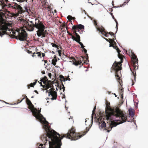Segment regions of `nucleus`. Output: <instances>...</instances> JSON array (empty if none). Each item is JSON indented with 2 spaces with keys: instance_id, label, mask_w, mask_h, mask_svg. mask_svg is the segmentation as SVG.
I'll return each instance as SVG.
<instances>
[{
  "instance_id": "nucleus-29",
  "label": "nucleus",
  "mask_w": 148,
  "mask_h": 148,
  "mask_svg": "<svg viewBox=\"0 0 148 148\" xmlns=\"http://www.w3.org/2000/svg\"><path fill=\"white\" fill-rule=\"evenodd\" d=\"M129 112L130 116L132 117L134 114V112L132 108H130L129 109Z\"/></svg>"
},
{
  "instance_id": "nucleus-55",
  "label": "nucleus",
  "mask_w": 148,
  "mask_h": 148,
  "mask_svg": "<svg viewBox=\"0 0 148 148\" xmlns=\"http://www.w3.org/2000/svg\"><path fill=\"white\" fill-rule=\"evenodd\" d=\"M34 92L38 94V92L36 90H35Z\"/></svg>"
},
{
  "instance_id": "nucleus-3",
  "label": "nucleus",
  "mask_w": 148,
  "mask_h": 148,
  "mask_svg": "<svg viewBox=\"0 0 148 148\" xmlns=\"http://www.w3.org/2000/svg\"><path fill=\"white\" fill-rule=\"evenodd\" d=\"M106 114L107 119L111 120L112 116H115L116 117L119 116L124 122L125 121V116H124L123 112L119 108L117 107L114 109H112L110 107V103L107 101L106 102Z\"/></svg>"
},
{
  "instance_id": "nucleus-54",
  "label": "nucleus",
  "mask_w": 148,
  "mask_h": 148,
  "mask_svg": "<svg viewBox=\"0 0 148 148\" xmlns=\"http://www.w3.org/2000/svg\"><path fill=\"white\" fill-rule=\"evenodd\" d=\"M25 9L26 10V11L27 12H28V9L27 8V7L25 8Z\"/></svg>"
},
{
  "instance_id": "nucleus-64",
  "label": "nucleus",
  "mask_w": 148,
  "mask_h": 148,
  "mask_svg": "<svg viewBox=\"0 0 148 148\" xmlns=\"http://www.w3.org/2000/svg\"><path fill=\"white\" fill-rule=\"evenodd\" d=\"M96 109V106H95L94 108V109L93 110H95V109Z\"/></svg>"
},
{
  "instance_id": "nucleus-27",
  "label": "nucleus",
  "mask_w": 148,
  "mask_h": 148,
  "mask_svg": "<svg viewBox=\"0 0 148 148\" xmlns=\"http://www.w3.org/2000/svg\"><path fill=\"white\" fill-rule=\"evenodd\" d=\"M123 115H124V116H125V122L126 121H128L127 120V117H126V116L123 113ZM115 117L116 118H119V120H120V119L121 120V121H120V123H122L123 122H124L122 119H121V118H120L119 116V117H116V116H113V119H114V117Z\"/></svg>"
},
{
  "instance_id": "nucleus-2",
  "label": "nucleus",
  "mask_w": 148,
  "mask_h": 148,
  "mask_svg": "<svg viewBox=\"0 0 148 148\" xmlns=\"http://www.w3.org/2000/svg\"><path fill=\"white\" fill-rule=\"evenodd\" d=\"M36 22L35 24H29L28 22L26 21L24 24V27L29 31H33L34 27L38 29L37 34L39 37L42 36V37H45L47 35L48 32L46 30H45L46 27L43 24L42 21H40L39 20L35 19Z\"/></svg>"
},
{
  "instance_id": "nucleus-45",
  "label": "nucleus",
  "mask_w": 148,
  "mask_h": 148,
  "mask_svg": "<svg viewBox=\"0 0 148 148\" xmlns=\"http://www.w3.org/2000/svg\"><path fill=\"white\" fill-rule=\"evenodd\" d=\"M43 145L42 144H40L39 146H40V147H39L38 148H42V146H43Z\"/></svg>"
},
{
  "instance_id": "nucleus-50",
  "label": "nucleus",
  "mask_w": 148,
  "mask_h": 148,
  "mask_svg": "<svg viewBox=\"0 0 148 148\" xmlns=\"http://www.w3.org/2000/svg\"><path fill=\"white\" fill-rule=\"evenodd\" d=\"M114 1H112V5H113V6H114V8H116V6H114Z\"/></svg>"
},
{
  "instance_id": "nucleus-40",
  "label": "nucleus",
  "mask_w": 148,
  "mask_h": 148,
  "mask_svg": "<svg viewBox=\"0 0 148 148\" xmlns=\"http://www.w3.org/2000/svg\"><path fill=\"white\" fill-rule=\"evenodd\" d=\"M58 52L59 54V55L60 56L61 54V51L59 50L58 51Z\"/></svg>"
},
{
  "instance_id": "nucleus-46",
  "label": "nucleus",
  "mask_w": 148,
  "mask_h": 148,
  "mask_svg": "<svg viewBox=\"0 0 148 148\" xmlns=\"http://www.w3.org/2000/svg\"><path fill=\"white\" fill-rule=\"evenodd\" d=\"M24 99V98H23L22 99H21L20 101V100L18 99V103H20Z\"/></svg>"
},
{
  "instance_id": "nucleus-23",
  "label": "nucleus",
  "mask_w": 148,
  "mask_h": 148,
  "mask_svg": "<svg viewBox=\"0 0 148 148\" xmlns=\"http://www.w3.org/2000/svg\"><path fill=\"white\" fill-rule=\"evenodd\" d=\"M106 40L108 41V40H110V41H109V42L110 43V44H111L112 45V47L114 46V45H115L116 44V42L114 41V39H115V38H113V39H111L110 38H109L108 39L106 38Z\"/></svg>"
},
{
  "instance_id": "nucleus-41",
  "label": "nucleus",
  "mask_w": 148,
  "mask_h": 148,
  "mask_svg": "<svg viewBox=\"0 0 148 148\" xmlns=\"http://www.w3.org/2000/svg\"><path fill=\"white\" fill-rule=\"evenodd\" d=\"M126 4V2H124L123 3V4H122V5H121V6L120 7H121V6H123V5H125ZM119 7L120 6H117V7Z\"/></svg>"
},
{
  "instance_id": "nucleus-28",
  "label": "nucleus",
  "mask_w": 148,
  "mask_h": 148,
  "mask_svg": "<svg viewBox=\"0 0 148 148\" xmlns=\"http://www.w3.org/2000/svg\"><path fill=\"white\" fill-rule=\"evenodd\" d=\"M48 79L46 76H45L44 77L42 78L40 80V81L42 82L44 84H45L47 81Z\"/></svg>"
},
{
  "instance_id": "nucleus-24",
  "label": "nucleus",
  "mask_w": 148,
  "mask_h": 148,
  "mask_svg": "<svg viewBox=\"0 0 148 148\" xmlns=\"http://www.w3.org/2000/svg\"><path fill=\"white\" fill-rule=\"evenodd\" d=\"M45 89L47 90L49 88H51L53 86L52 84L49 83H45Z\"/></svg>"
},
{
  "instance_id": "nucleus-16",
  "label": "nucleus",
  "mask_w": 148,
  "mask_h": 148,
  "mask_svg": "<svg viewBox=\"0 0 148 148\" xmlns=\"http://www.w3.org/2000/svg\"><path fill=\"white\" fill-rule=\"evenodd\" d=\"M97 29L101 32L102 34L105 33L104 35L105 36L108 37V35L109 34V32L105 31V29L102 26H101V27H97Z\"/></svg>"
},
{
  "instance_id": "nucleus-44",
  "label": "nucleus",
  "mask_w": 148,
  "mask_h": 148,
  "mask_svg": "<svg viewBox=\"0 0 148 148\" xmlns=\"http://www.w3.org/2000/svg\"><path fill=\"white\" fill-rule=\"evenodd\" d=\"M67 32L68 33V34L70 36H72V34L70 32H69L68 31H67Z\"/></svg>"
},
{
  "instance_id": "nucleus-4",
  "label": "nucleus",
  "mask_w": 148,
  "mask_h": 148,
  "mask_svg": "<svg viewBox=\"0 0 148 148\" xmlns=\"http://www.w3.org/2000/svg\"><path fill=\"white\" fill-rule=\"evenodd\" d=\"M132 58L133 62V66L134 71H132L131 69L130 68V70L132 71V74L134 77V80L136 81V74L135 71L138 69V60L137 56H136L134 53L132 52Z\"/></svg>"
},
{
  "instance_id": "nucleus-42",
  "label": "nucleus",
  "mask_w": 148,
  "mask_h": 148,
  "mask_svg": "<svg viewBox=\"0 0 148 148\" xmlns=\"http://www.w3.org/2000/svg\"><path fill=\"white\" fill-rule=\"evenodd\" d=\"M48 76L50 78H51V74L50 73H48Z\"/></svg>"
},
{
  "instance_id": "nucleus-20",
  "label": "nucleus",
  "mask_w": 148,
  "mask_h": 148,
  "mask_svg": "<svg viewBox=\"0 0 148 148\" xmlns=\"http://www.w3.org/2000/svg\"><path fill=\"white\" fill-rule=\"evenodd\" d=\"M78 43L81 45V48L83 49V50L84 51V53L86 54V55L87 56V58H86V59H87L88 57V54L86 53L87 51V50L84 48V47L85 46H84V45H83L82 43L80 41L78 42Z\"/></svg>"
},
{
  "instance_id": "nucleus-62",
  "label": "nucleus",
  "mask_w": 148,
  "mask_h": 148,
  "mask_svg": "<svg viewBox=\"0 0 148 148\" xmlns=\"http://www.w3.org/2000/svg\"><path fill=\"white\" fill-rule=\"evenodd\" d=\"M95 110H93L92 111V113H94V111H95Z\"/></svg>"
},
{
  "instance_id": "nucleus-11",
  "label": "nucleus",
  "mask_w": 148,
  "mask_h": 148,
  "mask_svg": "<svg viewBox=\"0 0 148 148\" xmlns=\"http://www.w3.org/2000/svg\"><path fill=\"white\" fill-rule=\"evenodd\" d=\"M55 89L52 87L50 88L49 90L50 91H48V90H47L46 92H48L49 93V97L51 95V99L52 100H56L57 99V92L56 91H54Z\"/></svg>"
},
{
  "instance_id": "nucleus-53",
  "label": "nucleus",
  "mask_w": 148,
  "mask_h": 148,
  "mask_svg": "<svg viewBox=\"0 0 148 148\" xmlns=\"http://www.w3.org/2000/svg\"><path fill=\"white\" fill-rule=\"evenodd\" d=\"M49 83L52 84L50 80L48 81H47V82H46V83Z\"/></svg>"
},
{
  "instance_id": "nucleus-36",
  "label": "nucleus",
  "mask_w": 148,
  "mask_h": 148,
  "mask_svg": "<svg viewBox=\"0 0 148 148\" xmlns=\"http://www.w3.org/2000/svg\"><path fill=\"white\" fill-rule=\"evenodd\" d=\"M51 45H52V46L53 47H57V45H56V44L53 43H51Z\"/></svg>"
},
{
  "instance_id": "nucleus-26",
  "label": "nucleus",
  "mask_w": 148,
  "mask_h": 148,
  "mask_svg": "<svg viewBox=\"0 0 148 148\" xmlns=\"http://www.w3.org/2000/svg\"><path fill=\"white\" fill-rule=\"evenodd\" d=\"M36 54H37V56L41 58V52H37L36 53H34L32 55V57H34L36 56Z\"/></svg>"
},
{
  "instance_id": "nucleus-17",
  "label": "nucleus",
  "mask_w": 148,
  "mask_h": 148,
  "mask_svg": "<svg viewBox=\"0 0 148 148\" xmlns=\"http://www.w3.org/2000/svg\"><path fill=\"white\" fill-rule=\"evenodd\" d=\"M26 103L28 106V108L31 110H32L34 108V106L26 96Z\"/></svg>"
},
{
  "instance_id": "nucleus-35",
  "label": "nucleus",
  "mask_w": 148,
  "mask_h": 148,
  "mask_svg": "<svg viewBox=\"0 0 148 148\" xmlns=\"http://www.w3.org/2000/svg\"><path fill=\"white\" fill-rule=\"evenodd\" d=\"M62 86V89H63V91H64L65 89V87L64 86V85L62 83V85L60 86V87H61Z\"/></svg>"
},
{
  "instance_id": "nucleus-8",
  "label": "nucleus",
  "mask_w": 148,
  "mask_h": 148,
  "mask_svg": "<svg viewBox=\"0 0 148 148\" xmlns=\"http://www.w3.org/2000/svg\"><path fill=\"white\" fill-rule=\"evenodd\" d=\"M85 58V57L84 56H81L78 58V60H77L74 57H69L71 61L70 62H73V64L76 66H77L79 65H83V63H85V61L84 60Z\"/></svg>"
},
{
  "instance_id": "nucleus-49",
  "label": "nucleus",
  "mask_w": 148,
  "mask_h": 148,
  "mask_svg": "<svg viewBox=\"0 0 148 148\" xmlns=\"http://www.w3.org/2000/svg\"><path fill=\"white\" fill-rule=\"evenodd\" d=\"M29 24H34L32 21H30V23H29Z\"/></svg>"
},
{
  "instance_id": "nucleus-14",
  "label": "nucleus",
  "mask_w": 148,
  "mask_h": 148,
  "mask_svg": "<svg viewBox=\"0 0 148 148\" xmlns=\"http://www.w3.org/2000/svg\"><path fill=\"white\" fill-rule=\"evenodd\" d=\"M12 2H10L8 0H0V4L1 5L3 8L5 6L8 7L9 4H11Z\"/></svg>"
},
{
  "instance_id": "nucleus-10",
  "label": "nucleus",
  "mask_w": 148,
  "mask_h": 148,
  "mask_svg": "<svg viewBox=\"0 0 148 148\" xmlns=\"http://www.w3.org/2000/svg\"><path fill=\"white\" fill-rule=\"evenodd\" d=\"M8 29L7 23L1 22L0 23V30L2 31L0 32V36H2L6 33V31Z\"/></svg>"
},
{
  "instance_id": "nucleus-37",
  "label": "nucleus",
  "mask_w": 148,
  "mask_h": 148,
  "mask_svg": "<svg viewBox=\"0 0 148 148\" xmlns=\"http://www.w3.org/2000/svg\"><path fill=\"white\" fill-rule=\"evenodd\" d=\"M73 30H74L75 31L74 32V33L75 34V33L76 32H79L80 30L79 29H73Z\"/></svg>"
},
{
  "instance_id": "nucleus-6",
  "label": "nucleus",
  "mask_w": 148,
  "mask_h": 148,
  "mask_svg": "<svg viewBox=\"0 0 148 148\" xmlns=\"http://www.w3.org/2000/svg\"><path fill=\"white\" fill-rule=\"evenodd\" d=\"M11 4H9L8 8H11L12 10H17L18 13L22 14L24 12L23 8L21 6V5H19L16 3L13 2Z\"/></svg>"
},
{
  "instance_id": "nucleus-48",
  "label": "nucleus",
  "mask_w": 148,
  "mask_h": 148,
  "mask_svg": "<svg viewBox=\"0 0 148 148\" xmlns=\"http://www.w3.org/2000/svg\"><path fill=\"white\" fill-rule=\"evenodd\" d=\"M39 83L40 84L41 86L43 87L44 88H45V86H44L42 84V83L41 82H40Z\"/></svg>"
},
{
  "instance_id": "nucleus-58",
  "label": "nucleus",
  "mask_w": 148,
  "mask_h": 148,
  "mask_svg": "<svg viewBox=\"0 0 148 148\" xmlns=\"http://www.w3.org/2000/svg\"><path fill=\"white\" fill-rule=\"evenodd\" d=\"M57 47H56V48L58 49H59V46L58 45H57Z\"/></svg>"
},
{
  "instance_id": "nucleus-56",
  "label": "nucleus",
  "mask_w": 148,
  "mask_h": 148,
  "mask_svg": "<svg viewBox=\"0 0 148 148\" xmlns=\"http://www.w3.org/2000/svg\"><path fill=\"white\" fill-rule=\"evenodd\" d=\"M121 92H123V88L121 89Z\"/></svg>"
},
{
  "instance_id": "nucleus-38",
  "label": "nucleus",
  "mask_w": 148,
  "mask_h": 148,
  "mask_svg": "<svg viewBox=\"0 0 148 148\" xmlns=\"http://www.w3.org/2000/svg\"><path fill=\"white\" fill-rule=\"evenodd\" d=\"M94 24L95 25H97V21L95 20H94Z\"/></svg>"
},
{
  "instance_id": "nucleus-7",
  "label": "nucleus",
  "mask_w": 148,
  "mask_h": 148,
  "mask_svg": "<svg viewBox=\"0 0 148 148\" xmlns=\"http://www.w3.org/2000/svg\"><path fill=\"white\" fill-rule=\"evenodd\" d=\"M113 116H112L111 120L110 119H107L106 116L105 117V119L106 118V119L108 121L105 127V130L107 131L108 132H109L111 130L112 128L113 127H116L118 124L116 122L112 121L113 120Z\"/></svg>"
},
{
  "instance_id": "nucleus-5",
  "label": "nucleus",
  "mask_w": 148,
  "mask_h": 148,
  "mask_svg": "<svg viewBox=\"0 0 148 148\" xmlns=\"http://www.w3.org/2000/svg\"><path fill=\"white\" fill-rule=\"evenodd\" d=\"M121 61L118 62L115 61L112 67V69L115 71V77L118 80H120L119 76L118 75V72L121 69Z\"/></svg>"
},
{
  "instance_id": "nucleus-39",
  "label": "nucleus",
  "mask_w": 148,
  "mask_h": 148,
  "mask_svg": "<svg viewBox=\"0 0 148 148\" xmlns=\"http://www.w3.org/2000/svg\"><path fill=\"white\" fill-rule=\"evenodd\" d=\"M27 52L29 54H31L32 53V51L29 50H27Z\"/></svg>"
},
{
  "instance_id": "nucleus-43",
  "label": "nucleus",
  "mask_w": 148,
  "mask_h": 148,
  "mask_svg": "<svg viewBox=\"0 0 148 148\" xmlns=\"http://www.w3.org/2000/svg\"><path fill=\"white\" fill-rule=\"evenodd\" d=\"M118 26V23L117 22H116V26L117 28V30Z\"/></svg>"
},
{
  "instance_id": "nucleus-21",
  "label": "nucleus",
  "mask_w": 148,
  "mask_h": 148,
  "mask_svg": "<svg viewBox=\"0 0 148 148\" xmlns=\"http://www.w3.org/2000/svg\"><path fill=\"white\" fill-rule=\"evenodd\" d=\"M70 21H68L66 23H62L61 26L63 28L66 27V30H67L68 29V25L71 23Z\"/></svg>"
},
{
  "instance_id": "nucleus-47",
  "label": "nucleus",
  "mask_w": 148,
  "mask_h": 148,
  "mask_svg": "<svg viewBox=\"0 0 148 148\" xmlns=\"http://www.w3.org/2000/svg\"><path fill=\"white\" fill-rule=\"evenodd\" d=\"M66 80H70V79L69 77H67L65 78Z\"/></svg>"
},
{
  "instance_id": "nucleus-12",
  "label": "nucleus",
  "mask_w": 148,
  "mask_h": 148,
  "mask_svg": "<svg viewBox=\"0 0 148 148\" xmlns=\"http://www.w3.org/2000/svg\"><path fill=\"white\" fill-rule=\"evenodd\" d=\"M31 111L32 112L33 115L35 116L36 119H41V118H42V117H43L42 115L40 113V111L38 110L36 108H34Z\"/></svg>"
},
{
  "instance_id": "nucleus-60",
  "label": "nucleus",
  "mask_w": 148,
  "mask_h": 148,
  "mask_svg": "<svg viewBox=\"0 0 148 148\" xmlns=\"http://www.w3.org/2000/svg\"><path fill=\"white\" fill-rule=\"evenodd\" d=\"M12 15L14 16L15 14H14V13H12Z\"/></svg>"
},
{
  "instance_id": "nucleus-34",
  "label": "nucleus",
  "mask_w": 148,
  "mask_h": 148,
  "mask_svg": "<svg viewBox=\"0 0 148 148\" xmlns=\"http://www.w3.org/2000/svg\"><path fill=\"white\" fill-rule=\"evenodd\" d=\"M109 34H110L111 36H113L114 37V38H115L116 39V38L115 36L114 35V34L112 32H109Z\"/></svg>"
},
{
  "instance_id": "nucleus-1",
  "label": "nucleus",
  "mask_w": 148,
  "mask_h": 148,
  "mask_svg": "<svg viewBox=\"0 0 148 148\" xmlns=\"http://www.w3.org/2000/svg\"><path fill=\"white\" fill-rule=\"evenodd\" d=\"M43 127L47 134L42 136L41 139L42 140H45L46 141L45 145H46L47 141H48L49 148H61V146L62 145L61 140L64 137L71 139V140H76L85 135L89 130V129L86 127V131L84 132L83 134L80 135L78 134H76L74 128L72 127L69 130L67 134H63L60 137V134L54 130H51L49 125H44Z\"/></svg>"
},
{
  "instance_id": "nucleus-22",
  "label": "nucleus",
  "mask_w": 148,
  "mask_h": 148,
  "mask_svg": "<svg viewBox=\"0 0 148 148\" xmlns=\"http://www.w3.org/2000/svg\"><path fill=\"white\" fill-rule=\"evenodd\" d=\"M38 120H40V122L44 124V125H48V122L46 121L45 119L43 117Z\"/></svg>"
},
{
  "instance_id": "nucleus-13",
  "label": "nucleus",
  "mask_w": 148,
  "mask_h": 148,
  "mask_svg": "<svg viewBox=\"0 0 148 148\" xmlns=\"http://www.w3.org/2000/svg\"><path fill=\"white\" fill-rule=\"evenodd\" d=\"M112 47L116 50L118 53V57L121 59V62H123V58L124 57V56L120 54V53L121 52V51L120 50L118 47L116 45Z\"/></svg>"
},
{
  "instance_id": "nucleus-25",
  "label": "nucleus",
  "mask_w": 148,
  "mask_h": 148,
  "mask_svg": "<svg viewBox=\"0 0 148 148\" xmlns=\"http://www.w3.org/2000/svg\"><path fill=\"white\" fill-rule=\"evenodd\" d=\"M20 30L19 29L15 31H13L12 33L13 34L14 38H15V36L18 35V34H19Z\"/></svg>"
},
{
  "instance_id": "nucleus-9",
  "label": "nucleus",
  "mask_w": 148,
  "mask_h": 148,
  "mask_svg": "<svg viewBox=\"0 0 148 148\" xmlns=\"http://www.w3.org/2000/svg\"><path fill=\"white\" fill-rule=\"evenodd\" d=\"M18 35L15 36V38L20 41H23L27 40V34L25 31L20 30Z\"/></svg>"
},
{
  "instance_id": "nucleus-57",
  "label": "nucleus",
  "mask_w": 148,
  "mask_h": 148,
  "mask_svg": "<svg viewBox=\"0 0 148 148\" xmlns=\"http://www.w3.org/2000/svg\"><path fill=\"white\" fill-rule=\"evenodd\" d=\"M42 73L43 74H45V71H42Z\"/></svg>"
},
{
  "instance_id": "nucleus-59",
  "label": "nucleus",
  "mask_w": 148,
  "mask_h": 148,
  "mask_svg": "<svg viewBox=\"0 0 148 148\" xmlns=\"http://www.w3.org/2000/svg\"><path fill=\"white\" fill-rule=\"evenodd\" d=\"M134 84V82H133V81H132V85H133Z\"/></svg>"
},
{
  "instance_id": "nucleus-52",
  "label": "nucleus",
  "mask_w": 148,
  "mask_h": 148,
  "mask_svg": "<svg viewBox=\"0 0 148 148\" xmlns=\"http://www.w3.org/2000/svg\"><path fill=\"white\" fill-rule=\"evenodd\" d=\"M42 61H43L45 62V63H46L47 62V60H43Z\"/></svg>"
},
{
  "instance_id": "nucleus-18",
  "label": "nucleus",
  "mask_w": 148,
  "mask_h": 148,
  "mask_svg": "<svg viewBox=\"0 0 148 148\" xmlns=\"http://www.w3.org/2000/svg\"><path fill=\"white\" fill-rule=\"evenodd\" d=\"M79 29L80 30H81L82 31L84 29V26L82 24H79L76 25H74L72 27L73 29ZM83 31L82 32V33Z\"/></svg>"
},
{
  "instance_id": "nucleus-15",
  "label": "nucleus",
  "mask_w": 148,
  "mask_h": 148,
  "mask_svg": "<svg viewBox=\"0 0 148 148\" xmlns=\"http://www.w3.org/2000/svg\"><path fill=\"white\" fill-rule=\"evenodd\" d=\"M104 118L103 119H102V118L100 119V118L98 119L99 127H101V128H105L106 125V124L104 121Z\"/></svg>"
},
{
  "instance_id": "nucleus-61",
  "label": "nucleus",
  "mask_w": 148,
  "mask_h": 148,
  "mask_svg": "<svg viewBox=\"0 0 148 148\" xmlns=\"http://www.w3.org/2000/svg\"><path fill=\"white\" fill-rule=\"evenodd\" d=\"M110 47H112V45L111 44H110Z\"/></svg>"
},
{
  "instance_id": "nucleus-31",
  "label": "nucleus",
  "mask_w": 148,
  "mask_h": 148,
  "mask_svg": "<svg viewBox=\"0 0 148 148\" xmlns=\"http://www.w3.org/2000/svg\"><path fill=\"white\" fill-rule=\"evenodd\" d=\"M59 77L60 79V80L62 82V81L64 82L66 80L65 78H64V76L62 75H60L59 76Z\"/></svg>"
},
{
  "instance_id": "nucleus-51",
  "label": "nucleus",
  "mask_w": 148,
  "mask_h": 148,
  "mask_svg": "<svg viewBox=\"0 0 148 148\" xmlns=\"http://www.w3.org/2000/svg\"><path fill=\"white\" fill-rule=\"evenodd\" d=\"M42 57H44L45 56V53H42Z\"/></svg>"
},
{
  "instance_id": "nucleus-33",
  "label": "nucleus",
  "mask_w": 148,
  "mask_h": 148,
  "mask_svg": "<svg viewBox=\"0 0 148 148\" xmlns=\"http://www.w3.org/2000/svg\"><path fill=\"white\" fill-rule=\"evenodd\" d=\"M67 18L69 20V21H70V22H71V24H72V23H71V20H72L73 19V17H72L71 16H70V15H69L67 17Z\"/></svg>"
},
{
  "instance_id": "nucleus-32",
  "label": "nucleus",
  "mask_w": 148,
  "mask_h": 148,
  "mask_svg": "<svg viewBox=\"0 0 148 148\" xmlns=\"http://www.w3.org/2000/svg\"><path fill=\"white\" fill-rule=\"evenodd\" d=\"M57 60L56 59H53L52 60V64L54 66H55Z\"/></svg>"
},
{
  "instance_id": "nucleus-19",
  "label": "nucleus",
  "mask_w": 148,
  "mask_h": 148,
  "mask_svg": "<svg viewBox=\"0 0 148 148\" xmlns=\"http://www.w3.org/2000/svg\"><path fill=\"white\" fill-rule=\"evenodd\" d=\"M75 35L76 36V37H75L74 36H72V38L74 40H75L77 42H79L80 41V36L76 33H75Z\"/></svg>"
},
{
  "instance_id": "nucleus-30",
  "label": "nucleus",
  "mask_w": 148,
  "mask_h": 148,
  "mask_svg": "<svg viewBox=\"0 0 148 148\" xmlns=\"http://www.w3.org/2000/svg\"><path fill=\"white\" fill-rule=\"evenodd\" d=\"M35 82H33V83H31L28 86V89H29L30 88V86L31 87H34V85H35L37 83V80H35Z\"/></svg>"
},
{
  "instance_id": "nucleus-63",
  "label": "nucleus",
  "mask_w": 148,
  "mask_h": 148,
  "mask_svg": "<svg viewBox=\"0 0 148 148\" xmlns=\"http://www.w3.org/2000/svg\"><path fill=\"white\" fill-rule=\"evenodd\" d=\"M114 21H115V22H116H116H117L115 18L114 19Z\"/></svg>"
}]
</instances>
